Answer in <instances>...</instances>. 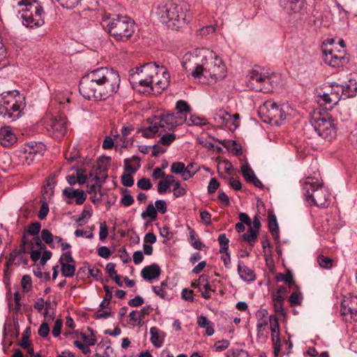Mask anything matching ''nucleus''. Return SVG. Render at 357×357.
Segmentation results:
<instances>
[{
  "label": "nucleus",
  "instance_id": "obj_41",
  "mask_svg": "<svg viewBox=\"0 0 357 357\" xmlns=\"http://www.w3.org/2000/svg\"><path fill=\"white\" fill-rule=\"evenodd\" d=\"M317 263L323 268L331 269L333 267V260L322 255L318 256Z\"/></svg>",
  "mask_w": 357,
  "mask_h": 357
},
{
  "label": "nucleus",
  "instance_id": "obj_58",
  "mask_svg": "<svg viewBox=\"0 0 357 357\" xmlns=\"http://www.w3.org/2000/svg\"><path fill=\"white\" fill-rule=\"evenodd\" d=\"M91 217V213L89 211L83 210L80 215L75 219V221L79 226H82L86 223V221H84V218H87L89 219Z\"/></svg>",
  "mask_w": 357,
  "mask_h": 357
},
{
  "label": "nucleus",
  "instance_id": "obj_21",
  "mask_svg": "<svg viewBox=\"0 0 357 357\" xmlns=\"http://www.w3.org/2000/svg\"><path fill=\"white\" fill-rule=\"evenodd\" d=\"M340 88L344 99L354 97L357 92V82L351 78L345 84H341Z\"/></svg>",
  "mask_w": 357,
  "mask_h": 357
},
{
  "label": "nucleus",
  "instance_id": "obj_14",
  "mask_svg": "<svg viewBox=\"0 0 357 357\" xmlns=\"http://www.w3.org/2000/svg\"><path fill=\"white\" fill-rule=\"evenodd\" d=\"M324 62L333 68H340L347 64L348 59L340 52H336L333 50H324Z\"/></svg>",
  "mask_w": 357,
  "mask_h": 357
},
{
  "label": "nucleus",
  "instance_id": "obj_13",
  "mask_svg": "<svg viewBox=\"0 0 357 357\" xmlns=\"http://www.w3.org/2000/svg\"><path fill=\"white\" fill-rule=\"evenodd\" d=\"M340 313L351 315V319L357 320V296L349 294L344 297L341 303Z\"/></svg>",
  "mask_w": 357,
  "mask_h": 357
},
{
  "label": "nucleus",
  "instance_id": "obj_44",
  "mask_svg": "<svg viewBox=\"0 0 357 357\" xmlns=\"http://www.w3.org/2000/svg\"><path fill=\"white\" fill-rule=\"evenodd\" d=\"M241 173L244 178L247 182L250 183L252 180V177L256 176L253 170L248 166V165H244L241 167Z\"/></svg>",
  "mask_w": 357,
  "mask_h": 357
},
{
  "label": "nucleus",
  "instance_id": "obj_53",
  "mask_svg": "<svg viewBox=\"0 0 357 357\" xmlns=\"http://www.w3.org/2000/svg\"><path fill=\"white\" fill-rule=\"evenodd\" d=\"M213 291L211 284L208 282V277L207 276V282H204V285L202 286V291H200L202 294V296L205 299H209L211 298V294L210 291Z\"/></svg>",
  "mask_w": 357,
  "mask_h": 357
},
{
  "label": "nucleus",
  "instance_id": "obj_45",
  "mask_svg": "<svg viewBox=\"0 0 357 357\" xmlns=\"http://www.w3.org/2000/svg\"><path fill=\"white\" fill-rule=\"evenodd\" d=\"M107 170L106 168L98 167L94 179L98 183H101L105 181L107 177Z\"/></svg>",
  "mask_w": 357,
  "mask_h": 357
},
{
  "label": "nucleus",
  "instance_id": "obj_49",
  "mask_svg": "<svg viewBox=\"0 0 357 357\" xmlns=\"http://www.w3.org/2000/svg\"><path fill=\"white\" fill-rule=\"evenodd\" d=\"M103 289L105 291V296L100 304V307H108L110 299L112 297V293L107 285H104Z\"/></svg>",
  "mask_w": 357,
  "mask_h": 357
},
{
  "label": "nucleus",
  "instance_id": "obj_52",
  "mask_svg": "<svg viewBox=\"0 0 357 357\" xmlns=\"http://www.w3.org/2000/svg\"><path fill=\"white\" fill-rule=\"evenodd\" d=\"M42 240L48 244L51 248H54L52 244L54 236L48 229H43L41 232Z\"/></svg>",
  "mask_w": 357,
  "mask_h": 357
},
{
  "label": "nucleus",
  "instance_id": "obj_6",
  "mask_svg": "<svg viewBox=\"0 0 357 357\" xmlns=\"http://www.w3.org/2000/svg\"><path fill=\"white\" fill-rule=\"evenodd\" d=\"M305 200L312 206L325 208L330 198V193L315 177H307L303 187Z\"/></svg>",
  "mask_w": 357,
  "mask_h": 357
},
{
  "label": "nucleus",
  "instance_id": "obj_8",
  "mask_svg": "<svg viewBox=\"0 0 357 357\" xmlns=\"http://www.w3.org/2000/svg\"><path fill=\"white\" fill-rule=\"evenodd\" d=\"M311 124L317 135L331 141L336 136L337 128L335 120L329 114H317L312 117Z\"/></svg>",
  "mask_w": 357,
  "mask_h": 357
},
{
  "label": "nucleus",
  "instance_id": "obj_16",
  "mask_svg": "<svg viewBox=\"0 0 357 357\" xmlns=\"http://www.w3.org/2000/svg\"><path fill=\"white\" fill-rule=\"evenodd\" d=\"M317 102L328 109H332L334 105H337L339 98L337 93H331L328 91L323 93H319L317 96Z\"/></svg>",
  "mask_w": 357,
  "mask_h": 357
},
{
  "label": "nucleus",
  "instance_id": "obj_33",
  "mask_svg": "<svg viewBox=\"0 0 357 357\" xmlns=\"http://www.w3.org/2000/svg\"><path fill=\"white\" fill-rule=\"evenodd\" d=\"M142 131V135L146 138L152 137L155 133L161 132L160 128L156 120L149 127L143 129Z\"/></svg>",
  "mask_w": 357,
  "mask_h": 357
},
{
  "label": "nucleus",
  "instance_id": "obj_18",
  "mask_svg": "<svg viewBox=\"0 0 357 357\" xmlns=\"http://www.w3.org/2000/svg\"><path fill=\"white\" fill-rule=\"evenodd\" d=\"M56 174L52 173L46 179V183L42 190L43 199L47 200L54 195V189L56 184Z\"/></svg>",
  "mask_w": 357,
  "mask_h": 357
},
{
  "label": "nucleus",
  "instance_id": "obj_61",
  "mask_svg": "<svg viewBox=\"0 0 357 357\" xmlns=\"http://www.w3.org/2000/svg\"><path fill=\"white\" fill-rule=\"evenodd\" d=\"M155 209L161 214H164L167 212V204L163 199H158L155 202Z\"/></svg>",
  "mask_w": 357,
  "mask_h": 357
},
{
  "label": "nucleus",
  "instance_id": "obj_34",
  "mask_svg": "<svg viewBox=\"0 0 357 357\" xmlns=\"http://www.w3.org/2000/svg\"><path fill=\"white\" fill-rule=\"evenodd\" d=\"M61 274L63 277L72 278L74 276L76 270L75 264L70 263L64 264L61 263Z\"/></svg>",
  "mask_w": 357,
  "mask_h": 357
},
{
  "label": "nucleus",
  "instance_id": "obj_5",
  "mask_svg": "<svg viewBox=\"0 0 357 357\" xmlns=\"http://www.w3.org/2000/svg\"><path fill=\"white\" fill-rule=\"evenodd\" d=\"M227 68L220 57L217 55L206 58L202 64H197L194 67L191 75L193 77L201 79L204 77L207 80L216 82L218 80L225 77Z\"/></svg>",
  "mask_w": 357,
  "mask_h": 357
},
{
  "label": "nucleus",
  "instance_id": "obj_17",
  "mask_svg": "<svg viewBox=\"0 0 357 357\" xmlns=\"http://www.w3.org/2000/svg\"><path fill=\"white\" fill-rule=\"evenodd\" d=\"M62 195L67 199L75 198V203L77 205L84 204L87 197L83 190L74 189L71 187L64 188L62 192Z\"/></svg>",
  "mask_w": 357,
  "mask_h": 357
},
{
  "label": "nucleus",
  "instance_id": "obj_28",
  "mask_svg": "<svg viewBox=\"0 0 357 357\" xmlns=\"http://www.w3.org/2000/svg\"><path fill=\"white\" fill-rule=\"evenodd\" d=\"M268 228L272 236L275 240L279 238V227L275 215L272 213H268Z\"/></svg>",
  "mask_w": 357,
  "mask_h": 357
},
{
  "label": "nucleus",
  "instance_id": "obj_2",
  "mask_svg": "<svg viewBox=\"0 0 357 357\" xmlns=\"http://www.w3.org/2000/svg\"><path fill=\"white\" fill-rule=\"evenodd\" d=\"M190 4L185 1L168 2L158 5L155 14L162 24L177 30L191 20Z\"/></svg>",
  "mask_w": 357,
  "mask_h": 357
},
{
  "label": "nucleus",
  "instance_id": "obj_64",
  "mask_svg": "<svg viewBox=\"0 0 357 357\" xmlns=\"http://www.w3.org/2000/svg\"><path fill=\"white\" fill-rule=\"evenodd\" d=\"M181 298L188 302L194 301L193 291L189 289H183L181 291Z\"/></svg>",
  "mask_w": 357,
  "mask_h": 357
},
{
  "label": "nucleus",
  "instance_id": "obj_7",
  "mask_svg": "<svg viewBox=\"0 0 357 357\" xmlns=\"http://www.w3.org/2000/svg\"><path fill=\"white\" fill-rule=\"evenodd\" d=\"M17 5L25 6L26 8L20 11L22 24L33 29L45 24V12L42 6L37 3H31L29 0H20Z\"/></svg>",
  "mask_w": 357,
  "mask_h": 357
},
{
  "label": "nucleus",
  "instance_id": "obj_47",
  "mask_svg": "<svg viewBox=\"0 0 357 357\" xmlns=\"http://www.w3.org/2000/svg\"><path fill=\"white\" fill-rule=\"evenodd\" d=\"M276 280L278 281L283 282L287 284H294L293 275L290 272H288L286 274H278L276 275Z\"/></svg>",
  "mask_w": 357,
  "mask_h": 357
},
{
  "label": "nucleus",
  "instance_id": "obj_60",
  "mask_svg": "<svg viewBox=\"0 0 357 357\" xmlns=\"http://www.w3.org/2000/svg\"><path fill=\"white\" fill-rule=\"evenodd\" d=\"M138 312L136 310H132L129 314V324L133 326H136L137 324L139 325L142 322L141 318L139 317Z\"/></svg>",
  "mask_w": 357,
  "mask_h": 357
},
{
  "label": "nucleus",
  "instance_id": "obj_1",
  "mask_svg": "<svg viewBox=\"0 0 357 357\" xmlns=\"http://www.w3.org/2000/svg\"><path fill=\"white\" fill-rule=\"evenodd\" d=\"M120 82L117 71L106 67L98 68L82 76L79 91L86 100H106L118 91Z\"/></svg>",
  "mask_w": 357,
  "mask_h": 357
},
{
  "label": "nucleus",
  "instance_id": "obj_55",
  "mask_svg": "<svg viewBox=\"0 0 357 357\" xmlns=\"http://www.w3.org/2000/svg\"><path fill=\"white\" fill-rule=\"evenodd\" d=\"M59 263L61 265V263L66 264H75V261L72 257V252L71 251H66L63 252L59 259Z\"/></svg>",
  "mask_w": 357,
  "mask_h": 357
},
{
  "label": "nucleus",
  "instance_id": "obj_25",
  "mask_svg": "<svg viewBox=\"0 0 357 357\" xmlns=\"http://www.w3.org/2000/svg\"><path fill=\"white\" fill-rule=\"evenodd\" d=\"M162 79L153 81V89L151 91L156 90L157 93H160L167 88L169 83L170 75L169 72L164 70L162 71Z\"/></svg>",
  "mask_w": 357,
  "mask_h": 357
},
{
  "label": "nucleus",
  "instance_id": "obj_10",
  "mask_svg": "<svg viewBox=\"0 0 357 357\" xmlns=\"http://www.w3.org/2000/svg\"><path fill=\"white\" fill-rule=\"evenodd\" d=\"M67 119L63 115L52 116L46 123V130L48 135L55 139H60L67 131Z\"/></svg>",
  "mask_w": 357,
  "mask_h": 357
},
{
  "label": "nucleus",
  "instance_id": "obj_63",
  "mask_svg": "<svg viewBox=\"0 0 357 357\" xmlns=\"http://www.w3.org/2000/svg\"><path fill=\"white\" fill-rule=\"evenodd\" d=\"M122 184L126 187H132L134 185V179L130 174H124L121 178Z\"/></svg>",
  "mask_w": 357,
  "mask_h": 357
},
{
  "label": "nucleus",
  "instance_id": "obj_38",
  "mask_svg": "<svg viewBox=\"0 0 357 357\" xmlns=\"http://www.w3.org/2000/svg\"><path fill=\"white\" fill-rule=\"evenodd\" d=\"M188 124V126H204L207 124V120L204 117L192 114L189 118Z\"/></svg>",
  "mask_w": 357,
  "mask_h": 357
},
{
  "label": "nucleus",
  "instance_id": "obj_15",
  "mask_svg": "<svg viewBox=\"0 0 357 357\" xmlns=\"http://www.w3.org/2000/svg\"><path fill=\"white\" fill-rule=\"evenodd\" d=\"M17 142L16 135L10 126H3L0 128V144L9 148Z\"/></svg>",
  "mask_w": 357,
  "mask_h": 357
},
{
  "label": "nucleus",
  "instance_id": "obj_56",
  "mask_svg": "<svg viewBox=\"0 0 357 357\" xmlns=\"http://www.w3.org/2000/svg\"><path fill=\"white\" fill-rule=\"evenodd\" d=\"M21 285L24 292H28L31 288V278L29 275H25L21 280Z\"/></svg>",
  "mask_w": 357,
  "mask_h": 357
},
{
  "label": "nucleus",
  "instance_id": "obj_59",
  "mask_svg": "<svg viewBox=\"0 0 357 357\" xmlns=\"http://www.w3.org/2000/svg\"><path fill=\"white\" fill-rule=\"evenodd\" d=\"M229 342L227 340H222L214 344V348L216 351H222L229 347Z\"/></svg>",
  "mask_w": 357,
  "mask_h": 357
},
{
  "label": "nucleus",
  "instance_id": "obj_4",
  "mask_svg": "<svg viewBox=\"0 0 357 357\" xmlns=\"http://www.w3.org/2000/svg\"><path fill=\"white\" fill-rule=\"evenodd\" d=\"M25 98L17 91H10L0 95V116L8 122H13L23 114Z\"/></svg>",
  "mask_w": 357,
  "mask_h": 357
},
{
  "label": "nucleus",
  "instance_id": "obj_30",
  "mask_svg": "<svg viewBox=\"0 0 357 357\" xmlns=\"http://www.w3.org/2000/svg\"><path fill=\"white\" fill-rule=\"evenodd\" d=\"M176 109L178 115L187 117L188 114L191 111V107L185 100H179L176 103Z\"/></svg>",
  "mask_w": 357,
  "mask_h": 357
},
{
  "label": "nucleus",
  "instance_id": "obj_11",
  "mask_svg": "<svg viewBox=\"0 0 357 357\" xmlns=\"http://www.w3.org/2000/svg\"><path fill=\"white\" fill-rule=\"evenodd\" d=\"M158 66L156 63H147L130 70L129 82L131 85H137L138 80L143 79L151 75H158Z\"/></svg>",
  "mask_w": 357,
  "mask_h": 357
},
{
  "label": "nucleus",
  "instance_id": "obj_54",
  "mask_svg": "<svg viewBox=\"0 0 357 357\" xmlns=\"http://www.w3.org/2000/svg\"><path fill=\"white\" fill-rule=\"evenodd\" d=\"M49 212V206L47 203V200L44 199V201L42 202L38 217L40 220H43L46 218L47 214Z\"/></svg>",
  "mask_w": 357,
  "mask_h": 357
},
{
  "label": "nucleus",
  "instance_id": "obj_26",
  "mask_svg": "<svg viewBox=\"0 0 357 357\" xmlns=\"http://www.w3.org/2000/svg\"><path fill=\"white\" fill-rule=\"evenodd\" d=\"M270 329L272 342H278L280 340V325L278 319L275 315H271L269 317Z\"/></svg>",
  "mask_w": 357,
  "mask_h": 357
},
{
  "label": "nucleus",
  "instance_id": "obj_37",
  "mask_svg": "<svg viewBox=\"0 0 357 357\" xmlns=\"http://www.w3.org/2000/svg\"><path fill=\"white\" fill-rule=\"evenodd\" d=\"M132 160H138L137 156H132V158H126L124 160V169L126 172L130 173V174H135L138 169H139V164H138L137 167H134L131 165Z\"/></svg>",
  "mask_w": 357,
  "mask_h": 357
},
{
  "label": "nucleus",
  "instance_id": "obj_22",
  "mask_svg": "<svg viewBox=\"0 0 357 357\" xmlns=\"http://www.w3.org/2000/svg\"><path fill=\"white\" fill-rule=\"evenodd\" d=\"M305 0H283L280 1V6L288 13H297L300 11L304 4Z\"/></svg>",
  "mask_w": 357,
  "mask_h": 357
},
{
  "label": "nucleus",
  "instance_id": "obj_3",
  "mask_svg": "<svg viewBox=\"0 0 357 357\" xmlns=\"http://www.w3.org/2000/svg\"><path fill=\"white\" fill-rule=\"evenodd\" d=\"M100 24L103 30L118 42L128 41L135 31V22L126 15L109 14L102 18Z\"/></svg>",
  "mask_w": 357,
  "mask_h": 357
},
{
  "label": "nucleus",
  "instance_id": "obj_39",
  "mask_svg": "<svg viewBox=\"0 0 357 357\" xmlns=\"http://www.w3.org/2000/svg\"><path fill=\"white\" fill-rule=\"evenodd\" d=\"M121 192L123 193V195L121 199V204L126 207L131 206L135 202L133 197L131 195L127 194L128 190L126 188H122Z\"/></svg>",
  "mask_w": 357,
  "mask_h": 357
},
{
  "label": "nucleus",
  "instance_id": "obj_31",
  "mask_svg": "<svg viewBox=\"0 0 357 357\" xmlns=\"http://www.w3.org/2000/svg\"><path fill=\"white\" fill-rule=\"evenodd\" d=\"M173 192L176 198L183 197L187 194V185L181 184L178 181L173 185V188L169 190Z\"/></svg>",
  "mask_w": 357,
  "mask_h": 357
},
{
  "label": "nucleus",
  "instance_id": "obj_50",
  "mask_svg": "<svg viewBox=\"0 0 357 357\" xmlns=\"http://www.w3.org/2000/svg\"><path fill=\"white\" fill-rule=\"evenodd\" d=\"M186 170L185 165L182 162H174L171 165V172L176 174H181Z\"/></svg>",
  "mask_w": 357,
  "mask_h": 357
},
{
  "label": "nucleus",
  "instance_id": "obj_40",
  "mask_svg": "<svg viewBox=\"0 0 357 357\" xmlns=\"http://www.w3.org/2000/svg\"><path fill=\"white\" fill-rule=\"evenodd\" d=\"M87 330L91 332V335H86L85 333H81V337L82 338L85 344L89 346H93L97 342V340L93 334V331L89 327H88Z\"/></svg>",
  "mask_w": 357,
  "mask_h": 357
},
{
  "label": "nucleus",
  "instance_id": "obj_43",
  "mask_svg": "<svg viewBox=\"0 0 357 357\" xmlns=\"http://www.w3.org/2000/svg\"><path fill=\"white\" fill-rule=\"evenodd\" d=\"M303 296L298 291H294L289 296V303L291 307L300 305L302 303Z\"/></svg>",
  "mask_w": 357,
  "mask_h": 357
},
{
  "label": "nucleus",
  "instance_id": "obj_27",
  "mask_svg": "<svg viewBox=\"0 0 357 357\" xmlns=\"http://www.w3.org/2000/svg\"><path fill=\"white\" fill-rule=\"evenodd\" d=\"M197 325L202 328L206 329V333L208 336H211L214 333V324L211 321L206 317L200 316L197 318Z\"/></svg>",
  "mask_w": 357,
  "mask_h": 357
},
{
  "label": "nucleus",
  "instance_id": "obj_9",
  "mask_svg": "<svg viewBox=\"0 0 357 357\" xmlns=\"http://www.w3.org/2000/svg\"><path fill=\"white\" fill-rule=\"evenodd\" d=\"M249 85L257 91L268 92L272 89L271 75L253 69L249 72Z\"/></svg>",
  "mask_w": 357,
  "mask_h": 357
},
{
  "label": "nucleus",
  "instance_id": "obj_24",
  "mask_svg": "<svg viewBox=\"0 0 357 357\" xmlns=\"http://www.w3.org/2000/svg\"><path fill=\"white\" fill-rule=\"evenodd\" d=\"M29 262V259L26 255L23 254L17 253V252H11L10 254L9 259L6 262V266L7 267L11 266V265H16V266H20V265H25L26 266Z\"/></svg>",
  "mask_w": 357,
  "mask_h": 357
},
{
  "label": "nucleus",
  "instance_id": "obj_19",
  "mask_svg": "<svg viewBox=\"0 0 357 357\" xmlns=\"http://www.w3.org/2000/svg\"><path fill=\"white\" fill-rule=\"evenodd\" d=\"M237 271L241 279L246 282L250 283L256 280V275L254 271L248 266L243 264L241 261H238Z\"/></svg>",
  "mask_w": 357,
  "mask_h": 357
},
{
  "label": "nucleus",
  "instance_id": "obj_51",
  "mask_svg": "<svg viewBox=\"0 0 357 357\" xmlns=\"http://www.w3.org/2000/svg\"><path fill=\"white\" fill-rule=\"evenodd\" d=\"M41 228V225L39 222H33L31 223L26 229V232L31 236H38Z\"/></svg>",
  "mask_w": 357,
  "mask_h": 357
},
{
  "label": "nucleus",
  "instance_id": "obj_62",
  "mask_svg": "<svg viewBox=\"0 0 357 357\" xmlns=\"http://www.w3.org/2000/svg\"><path fill=\"white\" fill-rule=\"evenodd\" d=\"M62 326L63 321L60 319H56L52 331V334L54 337H56L60 335Z\"/></svg>",
  "mask_w": 357,
  "mask_h": 357
},
{
  "label": "nucleus",
  "instance_id": "obj_32",
  "mask_svg": "<svg viewBox=\"0 0 357 357\" xmlns=\"http://www.w3.org/2000/svg\"><path fill=\"white\" fill-rule=\"evenodd\" d=\"M150 341L155 347L159 348L162 347L163 340L160 337L159 329L156 327H151L150 328Z\"/></svg>",
  "mask_w": 357,
  "mask_h": 357
},
{
  "label": "nucleus",
  "instance_id": "obj_46",
  "mask_svg": "<svg viewBox=\"0 0 357 357\" xmlns=\"http://www.w3.org/2000/svg\"><path fill=\"white\" fill-rule=\"evenodd\" d=\"M176 139V135L173 133L164 134L158 141V143L163 146H168L171 145L173 142Z\"/></svg>",
  "mask_w": 357,
  "mask_h": 357
},
{
  "label": "nucleus",
  "instance_id": "obj_42",
  "mask_svg": "<svg viewBox=\"0 0 357 357\" xmlns=\"http://www.w3.org/2000/svg\"><path fill=\"white\" fill-rule=\"evenodd\" d=\"M218 241L220 245V253L229 251V240L228 238H227L225 234H220L218 236Z\"/></svg>",
  "mask_w": 357,
  "mask_h": 357
},
{
  "label": "nucleus",
  "instance_id": "obj_48",
  "mask_svg": "<svg viewBox=\"0 0 357 357\" xmlns=\"http://www.w3.org/2000/svg\"><path fill=\"white\" fill-rule=\"evenodd\" d=\"M61 7L67 9L75 8L82 0H56Z\"/></svg>",
  "mask_w": 357,
  "mask_h": 357
},
{
  "label": "nucleus",
  "instance_id": "obj_20",
  "mask_svg": "<svg viewBox=\"0 0 357 357\" xmlns=\"http://www.w3.org/2000/svg\"><path fill=\"white\" fill-rule=\"evenodd\" d=\"M160 273L161 269L156 264L146 266L141 271L142 277L146 280H152L158 278Z\"/></svg>",
  "mask_w": 357,
  "mask_h": 357
},
{
  "label": "nucleus",
  "instance_id": "obj_35",
  "mask_svg": "<svg viewBox=\"0 0 357 357\" xmlns=\"http://www.w3.org/2000/svg\"><path fill=\"white\" fill-rule=\"evenodd\" d=\"M157 215V211L153 204H149L147 206L146 211L142 213L141 217L144 220L149 217L152 220H154L156 219Z\"/></svg>",
  "mask_w": 357,
  "mask_h": 357
},
{
  "label": "nucleus",
  "instance_id": "obj_36",
  "mask_svg": "<svg viewBox=\"0 0 357 357\" xmlns=\"http://www.w3.org/2000/svg\"><path fill=\"white\" fill-rule=\"evenodd\" d=\"M258 235V231H255L252 226L248 228V232L243 234V239L250 245H253Z\"/></svg>",
  "mask_w": 357,
  "mask_h": 357
},
{
  "label": "nucleus",
  "instance_id": "obj_12",
  "mask_svg": "<svg viewBox=\"0 0 357 357\" xmlns=\"http://www.w3.org/2000/svg\"><path fill=\"white\" fill-rule=\"evenodd\" d=\"M160 128H163V131L166 130H171L176 126L182 125L186 121V116H180L178 114L170 113L162 116L160 119H156Z\"/></svg>",
  "mask_w": 357,
  "mask_h": 357
},
{
  "label": "nucleus",
  "instance_id": "obj_29",
  "mask_svg": "<svg viewBox=\"0 0 357 357\" xmlns=\"http://www.w3.org/2000/svg\"><path fill=\"white\" fill-rule=\"evenodd\" d=\"M188 229H189L188 241H189L190 245L196 250H202V248H204V245L197 238L195 230L190 227H188Z\"/></svg>",
  "mask_w": 357,
  "mask_h": 357
},
{
  "label": "nucleus",
  "instance_id": "obj_23",
  "mask_svg": "<svg viewBox=\"0 0 357 357\" xmlns=\"http://www.w3.org/2000/svg\"><path fill=\"white\" fill-rule=\"evenodd\" d=\"M153 75L148 76L143 79H139L137 85H131L132 89L139 93H144L151 91L153 87Z\"/></svg>",
  "mask_w": 357,
  "mask_h": 357
},
{
  "label": "nucleus",
  "instance_id": "obj_57",
  "mask_svg": "<svg viewBox=\"0 0 357 357\" xmlns=\"http://www.w3.org/2000/svg\"><path fill=\"white\" fill-rule=\"evenodd\" d=\"M137 185L141 190H148L151 188L152 183L149 178H142L137 181Z\"/></svg>",
  "mask_w": 357,
  "mask_h": 357
}]
</instances>
